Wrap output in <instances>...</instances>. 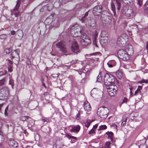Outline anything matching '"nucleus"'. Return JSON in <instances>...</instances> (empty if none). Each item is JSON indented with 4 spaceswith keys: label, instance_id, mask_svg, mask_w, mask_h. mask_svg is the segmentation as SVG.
Masks as SVG:
<instances>
[{
    "label": "nucleus",
    "instance_id": "nucleus-1",
    "mask_svg": "<svg viewBox=\"0 0 148 148\" xmlns=\"http://www.w3.org/2000/svg\"><path fill=\"white\" fill-rule=\"evenodd\" d=\"M133 53V50L132 48L129 51L127 52L124 50L120 49L119 50L118 53V57L122 60H125L129 59V55H132Z\"/></svg>",
    "mask_w": 148,
    "mask_h": 148
},
{
    "label": "nucleus",
    "instance_id": "nucleus-2",
    "mask_svg": "<svg viewBox=\"0 0 148 148\" xmlns=\"http://www.w3.org/2000/svg\"><path fill=\"white\" fill-rule=\"evenodd\" d=\"M114 79L113 76L111 74L106 73L104 76V81L106 86H110V85L114 84Z\"/></svg>",
    "mask_w": 148,
    "mask_h": 148
},
{
    "label": "nucleus",
    "instance_id": "nucleus-3",
    "mask_svg": "<svg viewBox=\"0 0 148 148\" xmlns=\"http://www.w3.org/2000/svg\"><path fill=\"white\" fill-rule=\"evenodd\" d=\"M108 112V108H100L98 109L97 113L101 118L104 119L107 118Z\"/></svg>",
    "mask_w": 148,
    "mask_h": 148
},
{
    "label": "nucleus",
    "instance_id": "nucleus-4",
    "mask_svg": "<svg viewBox=\"0 0 148 148\" xmlns=\"http://www.w3.org/2000/svg\"><path fill=\"white\" fill-rule=\"evenodd\" d=\"M80 42L82 45L87 46L90 43L91 40L86 34L83 33L82 34Z\"/></svg>",
    "mask_w": 148,
    "mask_h": 148
},
{
    "label": "nucleus",
    "instance_id": "nucleus-5",
    "mask_svg": "<svg viewBox=\"0 0 148 148\" xmlns=\"http://www.w3.org/2000/svg\"><path fill=\"white\" fill-rule=\"evenodd\" d=\"M9 95V90L7 87H5L0 90V100L7 98Z\"/></svg>",
    "mask_w": 148,
    "mask_h": 148
},
{
    "label": "nucleus",
    "instance_id": "nucleus-6",
    "mask_svg": "<svg viewBox=\"0 0 148 148\" xmlns=\"http://www.w3.org/2000/svg\"><path fill=\"white\" fill-rule=\"evenodd\" d=\"M14 8L11 11V14L14 15L16 18V21H17L19 16H21L20 12L18 10L20 2L19 0H18Z\"/></svg>",
    "mask_w": 148,
    "mask_h": 148
},
{
    "label": "nucleus",
    "instance_id": "nucleus-7",
    "mask_svg": "<svg viewBox=\"0 0 148 148\" xmlns=\"http://www.w3.org/2000/svg\"><path fill=\"white\" fill-rule=\"evenodd\" d=\"M110 95L111 97L114 96L116 94V91L117 90V87L113 84L110 85V86H106Z\"/></svg>",
    "mask_w": 148,
    "mask_h": 148
},
{
    "label": "nucleus",
    "instance_id": "nucleus-8",
    "mask_svg": "<svg viewBox=\"0 0 148 148\" xmlns=\"http://www.w3.org/2000/svg\"><path fill=\"white\" fill-rule=\"evenodd\" d=\"M91 95L93 97L101 98L103 96V92L100 90L94 88L91 91Z\"/></svg>",
    "mask_w": 148,
    "mask_h": 148
},
{
    "label": "nucleus",
    "instance_id": "nucleus-9",
    "mask_svg": "<svg viewBox=\"0 0 148 148\" xmlns=\"http://www.w3.org/2000/svg\"><path fill=\"white\" fill-rule=\"evenodd\" d=\"M108 34L107 31H102L100 34L101 37V42L106 44L108 40Z\"/></svg>",
    "mask_w": 148,
    "mask_h": 148
},
{
    "label": "nucleus",
    "instance_id": "nucleus-10",
    "mask_svg": "<svg viewBox=\"0 0 148 148\" xmlns=\"http://www.w3.org/2000/svg\"><path fill=\"white\" fill-rule=\"evenodd\" d=\"M71 50L73 52L77 54L80 52L79 45L76 42H73L71 47Z\"/></svg>",
    "mask_w": 148,
    "mask_h": 148
},
{
    "label": "nucleus",
    "instance_id": "nucleus-11",
    "mask_svg": "<svg viewBox=\"0 0 148 148\" xmlns=\"http://www.w3.org/2000/svg\"><path fill=\"white\" fill-rule=\"evenodd\" d=\"M20 52V51L18 49L16 50H12L11 53L10 55L12 56V60L16 58L15 60L18 63L20 60V57L18 53Z\"/></svg>",
    "mask_w": 148,
    "mask_h": 148
},
{
    "label": "nucleus",
    "instance_id": "nucleus-12",
    "mask_svg": "<svg viewBox=\"0 0 148 148\" xmlns=\"http://www.w3.org/2000/svg\"><path fill=\"white\" fill-rule=\"evenodd\" d=\"M56 47L60 48L61 51L63 53H66L67 52V49L65 46L64 43L63 42L60 41L56 44Z\"/></svg>",
    "mask_w": 148,
    "mask_h": 148
},
{
    "label": "nucleus",
    "instance_id": "nucleus-13",
    "mask_svg": "<svg viewBox=\"0 0 148 148\" xmlns=\"http://www.w3.org/2000/svg\"><path fill=\"white\" fill-rule=\"evenodd\" d=\"M102 7L101 6H96L93 8V13L95 16L100 15L102 11Z\"/></svg>",
    "mask_w": 148,
    "mask_h": 148
},
{
    "label": "nucleus",
    "instance_id": "nucleus-14",
    "mask_svg": "<svg viewBox=\"0 0 148 148\" xmlns=\"http://www.w3.org/2000/svg\"><path fill=\"white\" fill-rule=\"evenodd\" d=\"M75 27V25L72 26L70 31L71 36L75 37L80 36L76 31L77 30L76 29Z\"/></svg>",
    "mask_w": 148,
    "mask_h": 148
},
{
    "label": "nucleus",
    "instance_id": "nucleus-15",
    "mask_svg": "<svg viewBox=\"0 0 148 148\" xmlns=\"http://www.w3.org/2000/svg\"><path fill=\"white\" fill-rule=\"evenodd\" d=\"M133 11L131 9H123L122 11V14L127 17H130Z\"/></svg>",
    "mask_w": 148,
    "mask_h": 148
},
{
    "label": "nucleus",
    "instance_id": "nucleus-16",
    "mask_svg": "<svg viewBox=\"0 0 148 148\" xmlns=\"http://www.w3.org/2000/svg\"><path fill=\"white\" fill-rule=\"evenodd\" d=\"M9 144L11 147L14 148L18 147V143H17L12 139H10L9 142Z\"/></svg>",
    "mask_w": 148,
    "mask_h": 148
},
{
    "label": "nucleus",
    "instance_id": "nucleus-17",
    "mask_svg": "<svg viewBox=\"0 0 148 148\" xmlns=\"http://www.w3.org/2000/svg\"><path fill=\"white\" fill-rule=\"evenodd\" d=\"M80 129V126L79 125H77L72 126L71 129L70 130V132H71L77 133L79 131Z\"/></svg>",
    "mask_w": 148,
    "mask_h": 148
},
{
    "label": "nucleus",
    "instance_id": "nucleus-18",
    "mask_svg": "<svg viewBox=\"0 0 148 148\" xmlns=\"http://www.w3.org/2000/svg\"><path fill=\"white\" fill-rule=\"evenodd\" d=\"M84 109L87 112H89L91 109L90 103L87 101H86L84 103Z\"/></svg>",
    "mask_w": 148,
    "mask_h": 148
},
{
    "label": "nucleus",
    "instance_id": "nucleus-19",
    "mask_svg": "<svg viewBox=\"0 0 148 148\" xmlns=\"http://www.w3.org/2000/svg\"><path fill=\"white\" fill-rule=\"evenodd\" d=\"M74 25L75 26V28L76 30H77L76 31L78 33V34L80 35L82 33L81 32L82 29V27L78 24H76Z\"/></svg>",
    "mask_w": 148,
    "mask_h": 148
},
{
    "label": "nucleus",
    "instance_id": "nucleus-20",
    "mask_svg": "<svg viewBox=\"0 0 148 148\" xmlns=\"http://www.w3.org/2000/svg\"><path fill=\"white\" fill-rule=\"evenodd\" d=\"M16 35L18 36V38L21 39L23 36V31L21 30H18L16 32Z\"/></svg>",
    "mask_w": 148,
    "mask_h": 148
},
{
    "label": "nucleus",
    "instance_id": "nucleus-21",
    "mask_svg": "<svg viewBox=\"0 0 148 148\" xmlns=\"http://www.w3.org/2000/svg\"><path fill=\"white\" fill-rule=\"evenodd\" d=\"M107 64L109 67L112 68L115 66L116 62L114 60H112L110 61Z\"/></svg>",
    "mask_w": 148,
    "mask_h": 148
},
{
    "label": "nucleus",
    "instance_id": "nucleus-22",
    "mask_svg": "<svg viewBox=\"0 0 148 148\" xmlns=\"http://www.w3.org/2000/svg\"><path fill=\"white\" fill-rule=\"evenodd\" d=\"M116 75L119 79L122 78L123 76V73L121 70H119L116 72Z\"/></svg>",
    "mask_w": 148,
    "mask_h": 148
},
{
    "label": "nucleus",
    "instance_id": "nucleus-23",
    "mask_svg": "<svg viewBox=\"0 0 148 148\" xmlns=\"http://www.w3.org/2000/svg\"><path fill=\"white\" fill-rule=\"evenodd\" d=\"M88 12H86L85 13V15L81 18V21L82 23H87V21L88 22L90 21V20H88L87 19H85V18L88 15Z\"/></svg>",
    "mask_w": 148,
    "mask_h": 148
},
{
    "label": "nucleus",
    "instance_id": "nucleus-24",
    "mask_svg": "<svg viewBox=\"0 0 148 148\" xmlns=\"http://www.w3.org/2000/svg\"><path fill=\"white\" fill-rule=\"evenodd\" d=\"M111 10H112L113 13L114 14V16H115L116 15V12L115 10V6L114 4H113V3L112 1H111Z\"/></svg>",
    "mask_w": 148,
    "mask_h": 148
},
{
    "label": "nucleus",
    "instance_id": "nucleus-25",
    "mask_svg": "<svg viewBox=\"0 0 148 148\" xmlns=\"http://www.w3.org/2000/svg\"><path fill=\"white\" fill-rule=\"evenodd\" d=\"M142 86H138V88L136 90L135 92L134 95H137L138 94H140L141 93V90L142 89Z\"/></svg>",
    "mask_w": 148,
    "mask_h": 148
},
{
    "label": "nucleus",
    "instance_id": "nucleus-26",
    "mask_svg": "<svg viewBox=\"0 0 148 148\" xmlns=\"http://www.w3.org/2000/svg\"><path fill=\"white\" fill-rule=\"evenodd\" d=\"M103 74L101 71H100L99 74L97 77V81L99 82H100L102 80V77L101 75Z\"/></svg>",
    "mask_w": 148,
    "mask_h": 148
},
{
    "label": "nucleus",
    "instance_id": "nucleus-27",
    "mask_svg": "<svg viewBox=\"0 0 148 148\" xmlns=\"http://www.w3.org/2000/svg\"><path fill=\"white\" fill-rule=\"evenodd\" d=\"M66 137L69 139H71L74 140H76L77 139V137L72 136L70 133H66Z\"/></svg>",
    "mask_w": 148,
    "mask_h": 148
},
{
    "label": "nucleus",
    "instance_id": "nucleus-28",
    "mask_svg": "<svg viewBox=\"0 0 148 148\" xmlns=\"http://www.w3.org/2000/svg\"><path fill=\"white\" fill-rule=\"evenodd\" d=\"M106 134L108 135V138H109L112 140L113 138V133L111 132H106Z\"/></svg>",
    "mask_w": 148,
    "mask_h": 148
},
{
    "label": "nucleus",
    "instance_id": "nucleus-29",
    "mask_svg": "<svg viewBox=\"0 0 148 148\" xmlns=\"http://www.w3.org/2000/svg\"><path fill=\"white\" fill-rule=\"evenodd\" d=\"M124 3L126 4H132L133 3V2L134 0H123Z\"/></svg>",
    "mask_w": 148,
    "mask_h": 148
},
{
    "label": "nucleus",
    "instance_id": "nucleus-30",
    "mask_svg": "<svg viewBox=\"0 0 148 148\" xmlns=\"http://www.w3.org/2000/svg\"><path fill=\"white\" fill-rule=\"evenodd\" d=\"M83 113V112L82 111H79L78 112V113L76 116V118L77 120H79L80 118V114Z\"/></svg>",
    "mask_w": 148,
    "mask_h": 148
},
{
    "label": "nucleus",
    "instance_id": "nucleus-31",
    "mask_svg": "<svg viewBox=\"0 0 148 148\" xmlns=\"http://www.w3.org/2000/svg\"><path fill=\"white\" fill-rule=\"evenodd\" d=\"M137 5L139 7H140L143 4V0H136Z\"/></svg>",
    "mask_w": 148,
    "mask_h": 148
},
{
    "label": "nucleus",
    "instance_id": "nucleus-32",
    "mask_svg": "<svg viewBox=\"0 0 148 148\" xmlns=\"http://www.w3.org/2000/svg\"><path fill=\"white\" fill-rule=\"evenodd\" d=\"M12 51V49L11 48L6 49L5 50V51L7 54L10 53V54Z\"/></svg>",
    "mask_w": 148,
    "mask_h": 148
},
{
    "label": "nucleus",
    "instance_id": "nucleus-33",
    "mask_svg": "<svg viewBox=\"0 0 148 148\" xmlns=\"http://www.w3.org/2000/svg\"><path fill=\"white\" fill-rule=\"evenodd\" d=\"M30 117L29 116H22L20 118V120L22 121H25Z\"/></svg>",
    "mask_w": 148,
    "mask_h": 148
},
{
    "label": "nucleus",
    "instance_id": "nucleus-34",
    "mask_svg": "<svg viewBox=\"0 0 148 148\" xmlns=\"http://www.w3.org/2000/svg\"><path fill=\"white\" fill-rule=\"evenodd\" d=\"M127 119V117H125V118H124L122 119V121L121 123V126H123L125 125L126 124Z\"/></svg>",
    "mask_w": 148,
    "mask_h": 148
},
{
    "label": "nucleus",
    "instance_id": "nucleus-35",
    "mask_svg": "<svg viewBox=\"0 0 148 148\" xmlns=\"http://www.w3.org/2000/svg\"><path fill=\"white\" fill-rule=\"evenodd\" d=\"M107 128V126L105 125H101L99 126L98 130H104Z\"/></svg>",
    "mask_w": 148,
    "mask_h": 148
},
{
    "label": "nucleus",
    "instance_id": "nucleus-36",
    "mask_svg": "<svg viewBox=\"0 0 148 148\" xmlns=\"http://www.w3.org/2000/svg\"><path fill=\"white\" fill-rule=\"evenodd\" d=\"M7 37V36L6 34H2L0 35V39H5Z\"/></svg>",
    "mask_w": 148,
    "mask_h": 148
},
{
    "label": "nucleus",
    "instance_id": "nucleus-37",
    "mask_svg": "<svg viewBox=\"0 0 148 148\" xmlns=\"http://www.w3.org/2000/svg\"><path fill=\"white\" fill-rule=\"evenodd\" d=\"M9 84L12 86V88H13V87L14 86V81L13 79H10L9 82Z\"/></svg>",
    "mask_w": 148,
    "mask_h": 148
},
{
    "label": "nucleus",
    "instance_id": "nucleus-38",
    "mask_svg": "<svg viewBox=\"0 0 148 148\" xmlns=\"http://www.w3.org/2000/svg\"><path fill=\"white\" fill-rule=\"evenodd\" d=\"M45 22L46 23H48V24H50L52 22L51 19L49 18H46L45 21Z\"/></svg>",
    "mask_w": 148,
    "mask_h": 148
},
{
    "label": "nucleus",
    "instance_id": "nucleus-39",
    "mask_svg": "<svg viewBox=\"0 0 148 148\" xmlns=\"http://www.w3.org/2000/svg\"><path fill=\"white\" fill-rule=\"evenodd\" d=\"M98 33L97 32V31L96 30H95L93 34V38L97 39V37L98 35Z\"/></svg>",
    "mask_w": 148,
    "mask_h": 148
},
{
    "label": "nucleus",
    "instance_id": "nucleus-40",
    "mask_svg": "<svg viewBox=\"0 0 148 148\" xmlns=\"http://www.w3.org/2000/svg\"><path fill=\"white\" fill-rule=\"evenodd\" d=\"M117 10L119 11L120 9L121 4L120 2L118 1H117Z\"/></svg>",
    "mask_w": 148,
    "mask_h": 148
},
{
    "label": "nucleus",
    "instance_id": "nucleus-41",
    "mask_svg": "<svg viewBox=\"0 0 148 148\" xmlns=\"http://www.w3.org/2000/svg\"><path fill=\"white\" fill-rule=\"evenodd\" d=\"M5 78H3L2 79L0 80V86L3 85L5 81Z\"/></svg>",
    "mask_w": 148,
    "mask_h": 148
},
{
    "label": "nucleus",
    "instance_id": "nucleus-42",
    "mask_svg": "<svg viewBox=\"0 0 148 148\" xmlns=\"http://www.w3.org/2000/svg\"><path fill=\"white\" fill-rule=\"evenodd\" d=\"M8 106L6 107V108H5V110L4 114L6 116L8 115L7 111H8Z\"/></svg>",
    "mask_w": 148,
    "mask_h": 148
},
{
    "label": "nucleus",
    "instance_id": "nucleus-43",
    "mask_svg": "<svg viewBox=\"0 0 148 148\" xmlns=\"http://www.w3.org/2000/svg\"><path fill=\"white\" fill-rule=\"evenodd\" d=\"M8 70L10 72H12L13 70L12 69V67L11 65H9L8 66Z\"/></svg>",
    "mask_w": 148,
    "mask_h": 148
},
{
    "label": "nucleus",
    "instance_id": "nucleus-44",
    "mask_svg": "<svg viewBox=\"0 0 148 148\" xmlns=\"http://www.w3.org/2000/svg\"><path fill=\"white\" fill-rule=\"evenodd\" d=\"M127 99L125 97H124V99H123V101L121 104L123 103H127Z\"/></svg>",
    "mask_w": 148,
    "mask_h": 148
},
{
    "label": "nucleus",
    "instance_id": "nucleus-45",
    "mask_svg": "<svg viewBox=\"0 0 148 148\" xmlns=\"http://www.w3.org/2000/svg\"><path fill=\"white\" fill-rule=\"evenodd\" d=\"M145 9L148 11V1H146L144 4Z\"/></svg>",
    "mask_w": 148,
    "mask_h": 148
},
{
    "label": "nucleus",
    "instance_id": "nucleus-46",
    "mask_svg": "<svg viewBox=\"0 0 148 148\" xmlns=\"http://www.w3.org/2000/svg\"><path fill=\"white\" fill-rule=\"evenodd\" d=\"M110 145V143L107 142L106 143L105 146V148H110L109 145Z\"/></svg>",
    "mask_w": 148,
    "mask_h": 148
},
{
    "label": "nucleus",
    "instance_id": "nucleus-47",
    "mask_svg": "<svg viewBox=\"0 0 148 148\" xmlns=\"http://www.w3.org/2000/svg\"><path fill=\"white\" fill-rule=\"evenodd\" d=\"M100 53L99 52H96L93 53H91L89 54L90 56L96 55H100Z\"/></svg>",
    "mask_w": 148,
    "mask_h": 148
},
{
    "label": "nucleus",
    "instance_id": "nucleus-48",
    "mask_svg": "<svg viewBox=\"0 0 148 148\" xmlns=\"http://www.w3.org/2000/svg\"><path fill=\"white\" fill-rule=\"evenodd\" d=\"M4 140L3 136L2 135L0 134V143L3 141Z\"/></svg>",
    "mask_w": 148,
    "mask_h": 148
},
{
    "label": "nucleus",
    "instance_id": "nucleus-49",
    "mask_svg": "<svg viewBox=\"0 0 148 148\" xmlns=\"http://www.w3.org/2000/svg\"><path fill=\"white\" fill-rule=\"evenodd\" d=\"M142 82L143 83H148V79H142Z\"/></svg>",
    "mask_w": 148,
    "mask_h": 148
},
{
    "label": "nucleus",
    "instance_id": "nucleus-50",
    "mask_svg": "<svg viewBox=\"0 0 148 148\" xmlns=\"http://www.w3.org/2000/svg\"><path fill=\"white\" fill-rule=\"evenodd\" d=\"M59 23L58 21H56L55 24H54L53 26L55 27H57L59 25Z\"/></svg>",
    "mask_w": 148,
    "mask_h": 148
},
{
    "label": "nucleus",
    "instance_id": "nucleus-51",
    "mask_svg": "<svg viewBox=\"0 0 148 148\" xmlns=\"http://www.w3.org/2000/svg\"><path fill=\"white\" fill-rule=\"evenodd\" d=\"M95 132V130L93 129H92L88 132L89 134H91Z\"/></svg>",
    "mask_w": 148,
    "mask_h": 148
},
{
    "label": "nucleus",
    "instance_id": "nucleus-52",
    "mask_svg": "<svg viewBox=\"0 0 148 148\" xmlns=\"http://www.w3.org/2000/svg\"><path fill=\"white\" fill-rule=\"evenodd\" d=\"M96 39H97L93 38V42L94 44L95 45V46L97 47V46L96 44Z\"/></svg>",
    "mask_w": 148,
    "mask_h": 148
},
{
    "label": "nucleus",
    "instance_id": "nucleus-53",
    "mask_svg": "<svg viewBox=\"0 0 148 148\" xmlns=\"http://www.w3.org/2000/svg\"><path fill=\"white\" fill-rule=\"evenodd\" d=\"M52 8L53 5L52 4H51L50 7L49 8H47V9L48 10L50 11L52 9Z\"/></svg>",
    "mask_w": 148,
    "mask_h": 148
},
{
    "label": "nucleus",
    "instance_id": "nucleus-54",
    "mask_svg": "<svg viewBox=\"0 0 148 148\" xmlns=\"http://www.w3.org/2000/svg\"><path fill=\"white\" fill-rule=\"evenodd\" d=\"M98 126V124H95V125H94L93 126V128L92 129H94V130H95L97 128Z\"/></svg>",
    "mask_w": 148,
    "mask_h": 148
},
{
    "label": "nucleus",
    "instance_id": "nucleus-55",
    "mask_svg": "<svg viewBox=\"0 0 148 148\" xmlns=\"http://www.w3.org/2000/svg\"><path fill=\"white\" fill-rule=\"evenodd\" d=\"M48 120L47 119H42V121L43 122H47Z\"/></svg>",
    "mask_w": 148,
    "mask_h": 148
},
{
    "label": "nucleus",
    "instance_id": "nucleus-56",
    "mask_svg": "<svg viewBox=\"0 0 148 148\" xmlns=\"http://www.w3.org/2000/svg\"><path fill=\"white\" fill-rule=\"evenodd\" d=\"M90 125V123H87L85 124V126L88 128L89 127Z\"/></svg>",
    "mask_w": 148,
    "mask_h": 148
},
{
    "label": "nucleus",
    "instance_id": "nucleus-57",
    "mask_svg": "<svg viewBox=\"0 0 148 148\" xmlns=\"http://www.w3.org/2000/svg\"><path fill=\"white\" fill-rule=\"evenodd\" d=\"M16 34L14 30H12L11 32V35H14Z\"/></svg>",
    "mask_w": 148,
    "mask_h": 148
},
{
    "label": "nucleus",
    "instance_id": "nucleus-58",
    "mask_svg": "<svg viewBox=\"0 0 148 148\" xmlns=\"http://www.w3.org/2000/svg\"><path fill=\"white\" fill-rule=\"evenodd\" d=\"M8 62L10 64H12V61H11V60H8Z\"/></svg>",
    "mask_w": 148,
    "mask_h": 148
},
{
    "label": "nucleus",
    "instance_id": "nucleus-59",
    "mask_svg": "<svg viewBox=\"0 0 148 148\" xmlns=\"http://www.w3.org/2000/svg\"><path fill=\"white\" fill-rule=\"evenodd\" d=\"M146 49L148 52V41L146 43Z\"/></svg>",
    "mask_w": 148,
    "mask_h": 148
},
{
    "label": "nucleus",
    "instance_id": "nucleus-60",
    "mask_svg": "<svg viewBox=\"0 0 148 148\" xmlns=\"http://www.w3.org/2000/svg\"><path fill=\"white\" fill-rule=\"evenodd\" d=\"M90 21H88V22H87V23L88 22V25L92 26V25H91L90 24ZM85 23L86 24V25H87L88 24H86V23Z\"/></svg>",
    "mask_w": 148,
    "mask_h": 148
},
{
    "label": "nucleus",
    "instance_id": "nucleus-61",
    "mask_svg": "<svg viewBox=\"0 0 148 148\" xmlns=\"http://www.w3.org/2000/svg\"><path fill=\"white\" fill-rule=\"evenodd\" d=\"M112 126L114 127H115L116 128H117V125L116 124H113V125Z\"/></svg>",
    "mask_w": 148,
    "mask_h": 148
},
{
    "label": "nucleus",
    "instance_id": "nucleus-62",
    "mask_svg": "<svg viewBox=\"0 0 148 148\" xmlns=\"http://www.w3.org/2000/svg\"><path fill=\"white\" fill-rule=\"evenodd\" d=\"M47 94H48V92H45L44 94V95L45 96H46L47 95Z\"/></svg>",
    "mask_w": 148,
    "mask_h": 148
},
{
    "label": "nucleus",
    "instance_id": "nucleus-63",
    "mask_svg": "<svg viewBox=\"0 0 148 148\" xmlns=\"http://www.w3.org/2000/svg\"><path fill=\"white\" fill-rule=\"evenodd\" d=\"M2 126V123L1 122H0V131H1V126Z\"/></svg>",
    "mask_w": 148,
    "mask_h": 148
},
{
    "label": "nucleus",
    "instance_id": "nucleus-64",
    "mask_svg": "<svg viewBox=\"0 0 148 148\" xmlns=\"http://www.w3.org/2000/svg\"><path fill=\"white\" fill-rule=\"evenodd\" d=\"M54 13H52L51 14V16H52V17H53V16H54Z\"/></svg>",
    "mask_w": 148,
    "mask_h": 148
}]
</instances>
